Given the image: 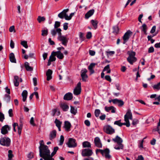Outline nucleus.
Listing matches in <instances>:
<instances>
[{
    "instance_id": "16",
    "label": "nucleus",
    "mask_w": 160,
    "mask_h": 160,
    "mask_svg": "<svg viewBox=\"0 0 160 160\" xmlns=\"http://www.w3.org/2000/svg\"><path fill=\"white\" fill-rule=\"evenodd\" d=\"M103 153L102 154V155L104 156L106 158L109 159L111 157V155L109 154V150L108 148H106L103 150Z\"/></svg>"
},
{
    "instance_id": "51",
    "label": "nucleus",
    "mask_w": 160,
    "mask_h": 160,
    "mask_svg": "<svg viewBox=\"0 0 160 160\" xmlns=\"http://www.w3.org/2000/svg\"><path fill=\"white\" fill-rule=\"evenodd\" d=\"M4 118V115L2 112H0V121L3 122Z\"/></svg>"
},
{
    "instance_id": "63",
    "label": "nucleus",
    "mask_w": 160,
    "mask_h": 160,
    "mask_svg": "<svg viewBox=\"0 0 160 160\" xmlns=\"http://www.w3.org/2000/svg\"><path fill=\"white\" fill-rule=\"evenodd\" d=\"M156 28V27L155 26H153L152 27V28L151 31H150V33H153L155 31Z\"/></svg>"
},
{
    "instance_id": "24",
    "label": "nucleus",
    "mask_w": 160,
    "mask_h": 160,
    "mask_svg": "<svg viewBox=\"0 0 160 160\" xmlns=\"http://www.w3.org/2000/svg\"><path fill=\"white\" fill-rule=\"evenodd\" d=\"M57 132L56 130H53L51 132L49 135V139L50 140L53 139L56 136Z\"/></svg>"
},
{
    "instance_id": "64",
    "label": "nucleus",
    "mask_w": 160,
    "mask_h": 160,
    "mask_svg": "<svg viewBox=\"0 0 160 160\" xmlns=\"http://www.w3.org/2000/svg\"><path fill=\"white\" fill-rule=\"evenodd\" d=\"M28 157L29 158H32L33 157V153L32 152H30L28 154Z\"/></svg>"
},
{
    "instance_id": "59",
    "label": "nucleus",
    "mask_w": 160,
    "mask_h": 160,
    "mask_svg": "<svg viewBox=\"0 0 160 160\" xmlns=\"http://www.w3.org/2000/svg\"><path fill=\"white\" fill-rule=\"evenodd\" d=\"M39 144H40V146L39 147V148H42L43 147V146H45L46 145H45L44 144V143L43 140H40L39 141Z\"/></svg>"
},
{
    "instance_id": "55",
    "label": "nucleus",
    "mask_w": 160,
    "mask_h": 160,
    "mask_svg": "<svg viewBox=\"0 0 160 160\" xmlns=\"http://www.w3.org/2000/svg\"><path fill=\"white\" fill-rule=\"evenodd\" d=\"M154 48L152 46L150 47L148 50V52L149 53H152L154 52Z\"/></svg>"
},
{
    "instance_id": "44",
    "label": "nucleus",
    "mask_w": 160,
    "mask_h": 160,
    "mask_svg": "<svg viewBox=\"0 0 160 160\" xmlns=\"http://www.w3.org/2000/svg\"><path fill=\"white\" fill-rule=\"evenodd\" d=\"M70 112L72 113L75 115L76 113L77 110L75 109L72 106H71Z\"/></svg>"
},
{
    "instance_id": "39",
    "label": "nucleus",
    "mask_w": 160,
    "mask_h": 160,
    "mask_svg": "<svg viewBox=\"0 0 160 160\" xmlns=\"http://www.w3.org/2000/svg\"><path fill=\"white\" fill-rule=\"evenodd\" d=\"M37 20L39 23H40L44 21H45V18L44 17L39 16L37 18Z\"/></svg>"
},
{
    "instance_id": "38",
    "label": "nucleus",
    "mask_w": 160,
    "mask_h": 160,
    "mask_svg": "<svg viewBox=\"0 0 160 160\" xmlns=\"http://www.w3.org/2000/svg\"><path fill=\"white\" fill-rule=\"evenodd\" d=\"M96 65L95 63H92L90 64L88 67V69L90 71H92L93 72V68L95 67V65Z\"/></svg>"
},
{
    "instance_id": "47",
    "label": "nucleus",
    "mask_w": 160,
    "mask_h": 160,
    "mask_svg": "<svg viewBox=\"0 0 160 160\" xmlns=\"http://www.w3.org/2000/svg\"><path fill=\"white\" fill-rule=\"evenodd\" d=\"M60 25V22L58 21H56L54 25L55 28H58L59 27Z\"/></svg>"
},
{
    "instance_id": "13",
    "label": "nucleus",
    "mask_w": 160,
    "mask_h": 160,
    "mask_svg": "<svg viewBox=\"0 0 160 160\" xmlns=\"http://www.w3.org/2000/svg\"><path fill=\"white\" fill-rule=\"evenodd\" d=\"M12 126L13 128V130L15 132L16 131V130L15 129V127L17 126L18 127V134L19 135H20L22 132V125H20L19 126L18 125V123H14L12 125Z\"/></svg>"
},
{
    "instance_id": "37",
    "label": "nucleus",
    "mask_w": 160,
    "mask_h": 160,
    "mask_svg": "<svg viewBox=\"0 0 160 160\" xmlns=\"http://www.w3.org/2000/svg\"><path fill=\"white\" fill-rule=\"evenodd\" d=\"M58 149V147H55L53 149V152L51 153L50 155V157H52L56 153Z\"/></svg>"
},
{
    "instance_id": "2",
    "label": "nucleus",
    "mask_w": 160,
    "mask_h": 160,
    "mask_svg": "<svg viewBox=\"0 0 160 160\" xmlns=\"http://www.w3.org/2000/svg\"><path fill=\"white\" fill-rule=\"evenodd\" d=\"M128 54L129 55V56L127 58V60L131 64H132L133 62H135L137 60V59L135 57V52L132 51H128Z\"/></svg>"
},
{
    "instance_id": "15",
    "label": "nucleus",
    "mask_w": 160,
    "mask_h": 160,
    "mask_svg": "<svg viewBox=\"0 0 160 160\" xmlns=\"http://www.w3.org/2000/svg\"><path fill=\"white\" fill-rule=\"evenodd\" d=\"M124 121H127L129 119L132 120V113L131 111L128 110L126 113V114L124 115Z\"/></svg>"
},
{
    "instance_id": "9",
    "label": "nucleus",
    "mask_w": 160,
    "mask_h": 160,
    "mask_svg": "<svg viewBox=\"0 0 160 160\" xmlns=\"http://www.w3.org/2000/svg\"><path fill=\"white\" fill-rule=\"evenodd\" d=\"M104 130L106 133L110 134H112L115 132L114 129L109 125L105 126L104 128Z\"/></svg>"
},
{
    "instance_id": "8",
    "label": "nucleus",
    "mask_w": 160,
    "mask_h": 160,
    "mask_svg": "<svg viewBox=\"0 0 160 160\" xmlns=\"http://www.w3.org/2000/svg\"><path fill=\"white\" fill-rule=\"evenodd\" d=\"M132 32L130 30L128 31L122 37L123 40V44H125L128 40L130 36L131 35Z\"/></svg>"
},
{
    "instance_id": "29",
    "label": "nucleus",
    "mask_w": 160,
    "mask_h": 160,
    "mask_svg": "<svg viewBox=\"0 0 160 160\" xmlns=\"http://www.w3.org/2000/svg\"><path fill=\"white\" fill-rule=\"evenodd\" d=\"M25 67L27 71H32L33 70V68L29 66V63L28 62L25 63Z\"/></svg>"
},
{
    "instance_id": "32",
    "label": "nucleus",
    "mask_w": 160,
    "mask_h": 160,
    "mask_svg": "<svg viewBox=\"0 0 160 160\" xmlns=\"http://www.w3.org/2000/svg\"><path fill=\"white\" fill-rule=\"evenodd\" d=\"M28 94V92L26 90H24L22 93V96L23 97L22 100L25 102L27 99Z\"/></svg>"
},
{
    "instance_id": "26",
    "label": "nucleus",
    "mask_w": 160,
    "mask_h": 160,
    "mask_svg": "<svg viewBox=\"0 0 160 160\" xmlns=\"http://www.w3.org/2000/svg\"><path fill=\"white\" fill-rule=\"evenodd\" d=\"M147 27L145 23L143 24L142 26L140 27V29L145 34H147Z\"/></svg>"
},
{
    "instance_id": "20",
    "label": "nucleus",
    "mask_w": 160,
    "mask_h": 160,
    "mask_svg": "<svg viewBox=\"0 0 160 160\" xmlns=\"http://www.w3.org/2000/svg\"><path fill=\"white\" fill-rule=\"evenodd\" d=\"M112 140L115 142H116L117 144H122V139L118 135L115 138H113Z\"/></svg>"
},
{
    "instance_id": "56",
    "label": "nucleus",
    "mask_w": 160,
    "mask_h": 160,
    "mask_svg": "<svg viewBox=\"0 0 160 160\" xmlns=\"http://www.w3.org/2000/svg\"><path fill=\"white\" fill-rule=\"evenodd\" d=\"M105 78L107 80L109 81V82H111L112 81V79L111 78L110 76L109 75H106L105 77Z\"/></svg>"
},
{
    "instance_id": "31",
    "label": "nucleus",
    "mask_w": 160,
    "mask_h": 160,
    "mask_svg": "<svg viewBox=\"0 0 160 160\" xmlns=\"http://www.w3.org/2000/svg\"><path fill=\"white\" fill-rule=\"evenodd\" d=\"M91 22L94 28L95 29H96L97 28L98 24V22L97 20H92L91 21Z\"/></svg>"
},
{
    "instance_id": "53",
    "label": "nucleus",
    "mask_w": 160,
    "mask_h": 160,
    "mask_svg": "<svg viewBox=\"0 0 160 160\" xmlns=\"http://www.w3.org/2000/svg\"><path fill=\"white\" fill-rule=\"evenodd\" d=\"M74 13H71L69 15V16H68V17H67V18H66V20H70L72 17L74 15Z\"/></svg>"
},
{
    "instance_id": "36",
    "label": "nucleus",
    "mask_w": 160,
    "mask_h": 160,
    "mask_svg": "<svg viewBox=\"0 0 160 160\" xmlns=\"http://www.w3.org/2000/svg\"><path fill=\"white\" fill-rule=\"evenodd\" d=\"M119 32V28L117 26H114L113 28V33L115 34H117Z\"/></svg>"
},
{
    "instance_id": "35",
    "label": "nucleus",
    "mask_w": 160,
    "mask_h": 160,
    "mask_svg": "<svg viewBox=\"0 0 160 160\" xmlns=\"http://www.w3.org/2000/svg\"><path fill=\"white\" fill-rule=\"evenodd\" d=\"M4 100L7 103L10 102V96L9 95L5 94V98H4Z\"/></svg>"
},
{
    "instance_id": "14",
    "label": "nucleus",
    "mask_w": 160,
    "mask_h": 160,
    "mask_svg": "<svg viewBox=\"0 0 160 160\" xmlns=\"http://www.w3.org/2000/svg\"><path fill=\"white\" fill-rule=\"evenodd\" d=\"M94 142L95 145L99 148H101L102 145L100 138L98 137H96L94 140Z\"/></svg>"
},
{
    "instance_id": "61",
    "label": "nucleus",
    "mask_w": 160,
    "mask_h": 160,
    "mask_svg": "<svg viewBox=\"0 0 160 160\" xmlns=\"http://www.w3.org/2000/svg\"><path fill=\"white\" fill-rule=\"evenodd\" d=\"M68 23H65L63 24V29L66 30L68 28Z\"/></svg>"
},
{
    "instance_id": "6",
    "label": "nucleus",
    "mask_w": 160,
    "mask_h": 160,
    "mask_svg": "<svg viewBox=\"0 0 160 160\" xmlns=\"http://www.w3.org/2000/svg\"><path fill=\"white\" fill-rule=\"evenodd\" d=\"M81 91V83L79 82L78 83L77 86L74 89L73 93L75 95H78L80 94Z\"/></svg>"
},
{
    "instance_id": "45",
    "label": "nucleus",
    "mask_w": 160,
    "mask_h": 160,
    "mask_svg": "<svg viewBox=\"0 0 160 160\" xmlns=\"http://www.w3.org/2000/svg\"><path fill=\"white\" fill-rule=\"evenodd\" d=\"M21 44L26 48H28V46L27 43V42L25 41H22L21 43Z\"/></svg>"
},
{
    "instance_id": "25",
    "label": "nucleus",
    "mask_w": 160,
    "mask_h": 160,
    "mask_svg": "<svg viewBox=\"0 0 160 160\" xmlns=\"http://www.w3.org/2000/svg\"><path fill=\"white\" fill-rule=\"evenodd\" d=\"M52 72V71L51 70L49 69L48 70L46 73L47 76V81H49L52 79L51 75Z\"/></svg>"
},
{
    "instance_id": "46",
    "label": "nucleus",
    "mask_w": 160,
    "mask_h": 160,
    "mask_svg": "<svg viewBox=\"0 0 160 160\" xmlns=\"http://www.w3.org/2000/svg\"><path fill=\"white\" fill-rule=\"evenodd\" d=\"M64 141V137L63 135H61L60 136V138L59 141L60 143L59 144V145L61 146L63 144V142Z\"/></svg>"
},
{
    "instance_id": "58",
    "label": "nucleus",
    "mask_w": 160,
    "mask_h": 160,
    "mask_svg": "<svg viewBox=\"0 0 160 160\" xmlns=\"http://www.w3.org/2000/svg\"><path fill=\"white\" fill-rule=\"evenodd\" d=\"M92 37V33L91 32H88L87 35L86 37L88 39Z\"/></svg>"
},
{
    "instance_id": "7",
    "label": "nucleus",
    "mask_w": 160,
    "mask_h": 160,
    "mask_svg": "<svg viewBox=\"0 0 160 160\" xmlns=\"http://www.w3.org/2000/svg\"><path fill=\"white\" fill-rule=\"evenodd\" d=\"M76 140L72 138H70L67 143L68 147L70 148H75L77 146Z\"/></svg>"
},
{
    "instance_id": "23",
    "label": "nucleus",
    "mask_w": 160,
    "mask_h": 160,
    "mask_svg": "<svg viewBox=\"0 0 160 160\" xmlns=\"http://www.w3.org/2000/svg\"><path fill=\"white\" fill-rule=\"evenodd\" d=\"M94 12V9L90 10L85 14V18L86 19H88L93 14Z\"/></svg>"
},
{
    "instance_id": "48",
    "label": "nucleus",
    "mask_w": 160,
    "mask_h": 160,
    "mask_svg": "<svg viewBox=\"0 0 160 160\" xmlns=\"http://www.w3.org/2000/svg\"><path fill=\"white\" fill-rule=\"evenodd\" d=\"M100 113V110L97 109L95 110L94 114L95 116L98 117L99 116Z\"/></svg>"
},
{
    "instance_id": "27",
    "label": "nucleus",
    "mask_w": 160,
    "mask_h": 160,
    "mask_svg": "<svg viewBox=\"0 0 160 160\" xmlns=\"http://www.w3.org/2000/svg\"><path fill=\"white\" fill-rule=\"evenodd\" d=\"M82 146L83 148H91V144L90 143L87 141L83 142L82 143Z\"/></svg>"
},
{
    "instance_id": "60",
    "label": "nucleus",
    "mask_w": 160,
    "mask_h": 160,
    "mask_svg": "<svg viewBox=\"0 0 160 160\" xmlns=\"http://www.w3.org/2000/svg\"><path fill=\"white\" fill-rule=\"evenodd\" d=\"M10 46L12 48H13L14 47V43L12 40L10 41Z\"/></svg>"
},
{
    "instance_id": "50",
    "label": "nucleus",
    "mask_w": 160,
    "mask_h": 160,
    "mask_svg": "<svg viewBox=\"0 0 160 160\" xmlns=\"http://www.w3.org/2000/svg\"><path fill=\"white\" fill-rule=\"evenodd\" d=\"M30 123V124L33 126H35L36 125V124L34 122V118L33 117H32L31 118Z\"/></svg>"
},
{
    "instance_id": "3",
    "label": "nucleus",
    "mask_w": 160,
    "mask_h": 160,
    "mask_svg": "<svg viewBox=\"0 0 160 160\" xmlns=\"http://www.w3.org/2000/svg\"><path fill=\"white\" fill-rule=\"evenodd\" d=\"M58 39L61 41L62 44L66 46L68 42V39L67 38L66 36L62 35V33H60L59 35H58Z\"/></svg>"
},
{
    "instance_id": "41",
    "label": "nucleus",
    "mask_w": 160,
    "mask_h": 160,
    "mask_svg": "<svg viewBox=\"0 0 160 160\" xmlns=\"http://www.w3.org/2000/svg\"><path fill=\"white\" fill-rule=\"evenodd\" d=\"M55 123L56 124V125L57 127L61 126V125L62 124V122L59 121L57 119H56L55 121Z\"/></svg>"
},
{
    "instance_id": "34",
    "label": "nucleus",
    "mask_w": 160,
    "mask_h": 160,
    "mask_svg": "<svg viewBox=\"0 0 160 160\" xmlns=\"http://www.w3.org/2000/svg\"><path fill=\"white\" fill-rule=\"evenodd\" d=\"M54 52L53 51L51 55L50 56L49 60L50 61L53 62L56 60V58L54 57L55 56H53L54 54Z\"/></svg>"
},
{
    "instance_id": "40",
    "label": "nucleus",
    "mask_w": 160,
    "mask_h": 160,
    "mask_svg": "<svg viewBox=\"0 0 160 160\" xmlns=\"http://www.w3.org/2000/svg\"><path fill=\"white\" fill-rule=\"evenodd\" d=\"M152 87L154 90L157 89L159 90L160 89V82L157 84L154 85Z\"/></svg>"
},
{
    "instance_id": "52",
    "label": "nucleus",
    "mask_w": 160,
    "mask_h": 160,
    "mask_svg": "<svg viewBox=\"0 0 160 160\" xmlns=\"http://www.w3.org/2000/svg\"><path fill=\"white\" fill-rule=\"evenodd\" d=\"M112 108H114V107L111 106L109 107H105V110L107 112H109L110 110H111Z\"/></svg>"
},
{
    "instance_id": "62",
    "label": "nucleus",
    "mask_w": 160,
    "mask_h": 160,
    "mask_svg": "<svg viewBox=\"0 0 160 160\" xmlns=\"http://www.w3.org/2000/svg\"><path fill=\"white\" fill-rule=\"evenodd\" d=\"M85 124L87 126H89L90 125V121L88 120H86L84 121Z\"/></svg>"
},
{
    "instance_id": "5",
    "label": "nucleus",
    "mask_w": 160,
    "mask_h": 160,
    "mask_svg": "<svg viewBox=\"0 0 160 160\" xmlns=\"http://www.w3.org/2000/svg\"><path fill=\"white\" fill-rule=\"evenodd\" d=\"M93 153L92 150L89 148H85L82 150V155L83 157H89Z\"/></svg>"
},
{
    "instance_id": "28",
    "label": "nucleus",
    "mask_w": 160,
    "mask_h": 160,
    "mask_svg": "<svg viewBox=\"0 0 160 160\" xmlns=\"http://www.w3.org/2000/svg\"><path fill=\"white\" fill-rule=\"evenodd\" d=\"M9 59L10 61L13 63H16V61L15 58L14 54L13 53H11L10 54Z\"/></svg>"
},
{
    "instance_id": "17",
    "label": "nucleus",
    "mask_w": 160,
    "mask_h": 160,
    "mask_svg": "<svg viewBox=\"0 0 160 160\" xmlns=\"http://www.w3.org/2000/svg\"><path fill=\"white\" fill-rule=\"evenodd\" d=\"M61 29L60 28H54L51 31V34L52 36H55L56 35L57 32L58 33V35L61 32Z\"/></svg>"
},
{
    "instance_id": "12",
    "label": "nucleus",
    "mask_w": 160,
    "mask_h": 160,
    "mask_svg": "<svg viewBox=\"0 0 160 160\" xmlns=\"http://www.w3.org/2000/svg\"><path fill=\"white\" fill-rule=\"evenodd\" d=\"M11 129V127L8 125H5L2 127L1 129V132L3 134H7L8 131H9Z\"/></svg>"
},
{
    "instance_id": "18",
    "label": "nucleus",
    "mask_w": 160,
    "mask_h": 160,
    "mask_svg": "<svg viewBox=\"0 0 160 160\" xmlns=\"http://www.w3.org/2000/svg\"><path fill=\"white\" fill-rule=\"evenodd\" d=\"M54 56H56L57 57L60 59H62L64 57V56L62 53L60 51L54 52Z\"/></svg>"
},
{
    "instance_id": "1",
    "label": "nucleus",
    "mask_w": 160,
    "mask_h": 160,
    "mask_svg": "<svg viewBox=\"0 0 160 160\" xmlns=\"http://www.w3.org/2000/svg\"><path fill=\"white\" fill-rule=\"evenodd\" d=\"M43 147L39 148L40 156L44 160H54V159L50 157V151L47 145L43 146Z\"/></svg>"
},
{
    "instance_id": "10",
    "label": "nucleus",
    "mask_w": 160,
    "mask_h": 160,
    "mask_svg": "<svg viewBox=\"0 0 160 160\" xmlns=\"http://www.w3.org/2000/svg\"><path fill=\"white\" fill-rule=\"evenodd\" d=\"M88 70L85 68L82 69L81 71V76L82 80L84 82H86L88 78V76L86 74Z\"/></svg>"
},
{
    "instance_id": "42",
    "label": "nucleus",
    "mask_w": 160,
    "mask_h": 160,
    "mask_svg": "<svg viewBox=\"0 0 160 160\" xmlns=\"http://www.w3.org/2000/svg\"><path fill=\"white\" fill-rule=\"evenodd\" d=\"M8 153V159L9 160H11V159L13 157V155L12 154V151L11 150H9Z\"/></svg>"
},
{
    "instance_id": "21",
    "label": "nucleus",
    "mask_w": 160,
    "mask_h": 160,
    "mask_svg": "<svg viewBox=\"0 0 160 160\" xmlns=\"http://www.w3.org/2000/svg\"><path fill=\"white\" fill-rule=\"evenodd\" d=\"M72 98V94L71 93L68 92L65 95L63 99L65 100H71Z\"/></svg>"
},
{
    "instance_id": "30",
    "label": "nucleus",
    "mask_w": 160,
    "mask_h": 160,
    "mask_svg": "<svg viewBox=\"0 0 160 160\" xmlns=\"http://www.w3.org/2000/svg\"><path fill=\"white\" fill-rule=\"evenodd\" d=\"M61 107L63 110L64 111H67L69 108L68 106L65 103H62L61 104Z\"/></svg>"
},
{
    "instance_id": "22",
    "label": "nucleus",
    "mask_w": 160,
    "mask_h": 160,
    "mask_svg": "<svg viewBox=\"0 0 160 160\" xmlns=\"http://www.w3.org/2000/svg\"><path fill=\"white\" fill-rule=\"evenodd\" d=\"M64 128L65 130L67 131H69L70 130L71 124L68 121H65L64 122Z\"/></svg>"
},
{
    "instance_id": "43",
    "label": "nucleus",
    "mask_w": 160,
    "mask_h": 160,
    "mask_svg": "<svg viewBox=\"0 0 160 160\" xmlns=\"http://www.w3.org/2000/svg\"><path fill=\"white\" fill-rule=\"evenodd\" d=\"M126 122L124 123H121V126H122L123 125H126L127 127H129L130 126V123L129 122V120H128V121H125Z\"/></svg>"
},
{
    "instance_id": "4",
    "label": "nucleus",
    "mask_w": 160,
    "mask_h": 160,
    "mask_svg": "<svg viewBox=\"0 0 160 160\" xmlns=\"http://www.w3.org/2000/svg\"><path fill=\"white\" fill-rule=\"evenodd\" d=\"M10 139L8 137L2 138L0 140V143L2 146L9 147L10 145Z\"/></svg>"
},
{
    "instance_id": "49",
    "label": "nucleus",
    "mask_w": 160,
    "mask_h": 160,
    "mask_svg": "<svg viewBox=\"0 0 160 160\" xmlns=\"http://www.w3.org/2000/svg\"><path fill=\"white\" fill-rule=\"evenodd\" d=\"M42 35L44 36L45 35H47L48 33V30L47 29L46 30H43L42 31Z\"/></svg>"
},
{
    "instance_id": "33",
    "label": "nucleus",
    "mask_w": 160,
    "mask_h": 160,
    "mask_svg": "<svg viewBox=\"0 0 160 160\" xmlns=\"http://www.w3.org/2000/svg\"><path fill=\"white\" fill-rule=\"evenodd\" d=\"M123 145L122 144H117V145L115 146L114 148L117 150L122 149L123 148Z\"/></svg>"
},
{
    "instance_id": "19",
    "label": "nucleus",
    "mask_w": 160,
    "mask_h": 160,
    "mask_svg": "<svg viewBox=\"0 0 160 160\" xmlns=\"http://www.w3.org/2000/svg\"><path fill=\"white\" fill-rule=\"evenodd\" d=\"M112 101L114 104H118V106L119 107H121L124 104L123 102L121 100L115 99H113Z\"/></svg>"
},
{
    "instance_id": "54",
    "label": "nucleus",
    "mask_w": 160,
    "mask_h": 160,
    "mask_svg": "<svg viewBox=\"0 0 160 160\" xmlns=\"http://www.w3.org/2000/svg\"><path fill=\"white\" fill-rule=\"evenodd\" d=\"M121 120L116 121L114 122V124L115 125H117L121 127Z\"/></svg>"
},
{
    "instance_id": "11",
    "label": "nucleus",
    "mask_w": 160,
    "mask_h": 160,
    "mask_svg": "<svg viewBox=\"0 0 160 160\" xmlns=\"http://www.w3.org/2000/svg\"><path fill=\"white\" fill-rule=\"evenodd\" d=\"M68 11V9H64L62 11L58 14V17L61 19H63L64 18L66 19V18L68 17V15L67 14V12Z\"/></svg>"
},
{
    "instance_id": "57",
    "label": "nucleus",
    "mask_w": 160,
    "mask_h": 160,
    "mask_svg": "<svg viewBox=\"0 0 160 160\" xmlns=\"http://www.w3.org/2000/svg\"><path fill=\"white\" fill-rule=\"evenodd\" d=\"M8 114L9 117H12L13 116V114L12 112V109H10L8 110Z\"/></svg>"
}]
</instances>
